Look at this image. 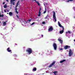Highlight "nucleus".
I'll use <instances>...</instances> for the list:
<instances>
[{"label":"nucleus","instance_id":"nucleus-1","mask_svg":"<svg viewBox=\"0 0 75 75\" xmlns=\"http://www.w3.org/2000/svg\"><path fill=\"white\" fill-rule=\"evenodd\" d=\"M26 52H28V54L29 55L31 54L32 52H33V50H32V49L31 48H28L27 49V50H26Z\"/></svg>","mask_w":75,"mask_h":75},{"label":"nucleus","instance_id":"nucleus-2","mask_svg":"<svg viewBox=\"0 0 75 75\" xmlns=\"http://www.w3.org/2000/svg\"><path fill=\"white\" fill-rule=\"evenodd\" d=\"M53 30H54V28H53L52 26H50L49 28L48 29V31L49 32H51V31H52Z\"/></svg>","mask_w":75,"mask_h":75},{"label":"nucleus","instance_id":"nucleus-3","mask_svg":"<svg viewBox=\"0 0 75 75\" xmlns=\"http://www.w3.org/2000/svg\"><path fill=\"white\" fill-rule=\"evenodd\" d=\"M53 46L54 48V50H57V44L55 43H54L53 44Z\"/></svg>","mask_w":75,"mask_h":75},{"label":"nucleus","instance_id":"nucleus-4","mask_svg":"<svg viewBox=\"0 0 75 75\" xmlns=\"http://www.w3.org/2000/svg\"><path fill=\"white\" fill-rule=\"evenodd\" d=\"M55 64V62H53L51 64H50L49 66V68H51V67H52Z\"/></svg>","mask_w":75,"mask_h":75},{"label":"nucleus","instance_id":"nucleus-5","mask_svg":"<svg viewBox=\"0 0 75 75\" xmlns=\"http://www.w3.org/2000/svg\"><path fill=\"white\" fill-rule=\"evenodd\" d=\"M73 54V52H72V51L71 49H69V56L71 57L72 55Z\"/></svg>","mask_w":75,"mask_h":75},{"label":"nucleus","instance_id":"nucleus-6","mask_svg":"<svg viewBox=\"0 0 75 75\" xmlns=\"http://www.w3.org/2000/svg\"><path fill=\"white\" fill-rule=\"evenodd\" d=\"M71 48V47H70L68 45H66L64 47V50H67V49H69V48Z\"/></svg>","mask_w":75,"mask_h":75},{"label":"nucleus","instance_id":"nucleus-7","mask_svg":"<svg viewBox=\"0 0 75 75\" xmlns=\"http://www.w3.org/2000/svg\"><path fill=\"white\" fill-rule=\"evenodd\" d=\"M53 16L54 19H56V16H55V12L54 11H53Z\"/></svg>","mask_w":75,"mask_h":75},{"label":"nucleus","instance_id":"nucleus-8","mask_svg":"<svg viewBox=\"0 0 75 75\" xmlns=\"http://www.w3.org/2000/svg\"><path fill=\"white\" fill-rule=\"evenodd\" d=\"M31 19L28 20L27 21H25V24H27V23H29L31 21Z\"/></svg>","mask_w":75,"mask_h":75},{"label":"nucleus","instance_id":"nucleus-9","mask_svg":"<svg viewBox=\"0 0 75 75\" xmlns=\"http://www.w3.org/2000/svg\"><path fill=\"white\" fill-rule=\"evenodd\" d=\"M62 30H61L59 32L60 34H62L64 32V28L63 27Z\"/></svg>","mask_w":75,"mask_h":75},{"label":"nucleus","instance_id":"nucleus-10","mask_svg":"<svg viewBox=\"0 0 75 75\" xmlns=\"http://www.w3.org/2000/svg\"><path fill=\"white\" fill-rule=\"evenodd\" d=\"M58 40L59 42H60L61 44H62V43H63V40H62L61 39L59 38L58 39Z\"/></svg>","mask_w":75,"mask_h":75},{"label":"nucleus","instance_id":"nucleus-11","mask_svg":"<svg viewBox=\"0 0 75 75\" xmlns=\"http://www.w3.org/2000/svg\"><path fill=\"white\" fill-rule=\"evenodd\" d=\"M58 23L59 24V26L60 27H62V28H63V27H64L63 26H62V25H61V24H60V23L59 22H58Z\"/></svg>","mask_w":75,"mask_h":75},{"label":"nucleus","instance_id":"nucleus-12","mask_svg":"<svg viewBox=\"0 0 75 75\" xmlns=\"http://www.w3.org/2000/svg\"><path fill=\"white\" fill-rule=\"evenodd\" d=\"M7 51L8 52H11L12 51L11 50H10V47L8 48L7 49Z\"/></svg>","mask_w":75,"mask_h":75},{"label":"nucleus","instance_id":"nucleus-13","mask_svg":"<svg viewBox=\"0 0 75 75\" xmlns=\"http://www.w3.org/2000/svg\"><path fill=\"white\" fill-rule=\"evenodd\" d=\"M20 21L21 23H22V22H24L25 20L24 19H20Z\"/></svg>","mask_w":75,"mask_h":75},{"label":"nucleus","instance_id":"nucleus-14","mask_svg":"<svg viewBox=\"0 0 75 75\" xmlns=\"http://www.w3.org/2000/svg\"><path fill=\"white\" fill-rule=\"evenodd\" d=\"M9 14L10 16H13V13L12 12H10L9 13Z\"/></svg>","mask_w":75,"mask_h":75},{"label":"nucleus","instance_id":"nucleus-15","mask_svg":"<svg viewBox=\"0 0 75 75\" xmlns=\"http://www.w3.org/2000/svg\"><path fill=\"white\" fill-rule=\"evenodd\" d=\"M58 72V71H55L54 72H53V74H54L55 75H57V73Z\"/></svg>","mask_w":75,"mask_h":75},{"label":"nucleus","instance_id":"nucleus-16","mask_svg":"<svg viewBox=\"0 0 75 75\" xmlns=\"http://www.w3.org/2000/svg\"><path fill=\"white\" fill-rule=\"evenodd\" d=\"M6 24H7L6 23V22H4L3 23V25L4 26H6Z\"/></svg>","mask_w":75,"mask_h":75},{"label":"nucleus","instance_id":"nucleus-17","mask_svg":"<svg viewBox=\"0 0 75 75\" xmlns=\"http://www.w3.org/2000/svg\"><path fill=\"white\" fill-rule=\"evenodd\" d=\"M66 61V60L64 59V60H62L60 61V63H62V62H65Z\"/></svg>","mask_w":75,"mask_h":75},{"label":"nucleus","instance_id":"nucleus-18","mask_svg":"<svg viewBox=\"0 0 75 75\" xmlns=\"http://www.w3.org/2000/svg\"><path fill=\"white\" fill-rule=\"evenodd\" d=\"M33 71H37V68L35 67L33 69Z\"/></svg>","mask_w":75,"mask_h":75},{"label":"nucleus","instance_id":"nucleus-19","mask_svg":"<svg viewBox=\"0 0 75 75\" xmlns=\"http://www.w3.org/2000/svg\"><path fill=\"white\" fill-rule=\"evenodd\" d=\"M41 11H39V14L38 15V16L40 17L41 16V13L40 12Z\"/></svg>","mask_w":75,"mask_h":75},{"label":"nucleus","instance_id":"nucleus-20","mask_svg":"<svg viewBox=\"0 0 75 75\" xmlns=\"http://www.w3.org/2000/svg\"><path fill=\"white\" fill-rule=\"evenodd\" d=\"M7 5L6 4H5L4 6V8H7Z\"/></svg>","mask_w":75,"mask_h":75},{"label":"nucleus","instance_id":"nucleus-21","mask_svg":"<svg viewBox=\"0 0 75 75\" xmlns=\"http://www.w3.org/2000/svg\"><path fill=\"white\" fill-rule=\"evenodd\" d=\"M10 1L11 2L10 3V4H12V3L13 2V1H13V0H11Z\"/></svg>","mask_w":75,"mask_h":75},{"label":"nucleus","instance_id":"nucleus-22","mask_svg":"<svg viewBox=\"0 0 75 75\" xmlns=\"http://www.w3.org/2000/svg\"><path fill=\"white\" fill-rule=\"evenodd\" d=\"M74 0H69L67 1L66 2H69V1H73Z\"/></svg>","mask_w":75,"mask_h":75},{"label":"nucleus","instance_id":"nucleus-23","mask_svg":"<svg viewBox=\"0 0 75 75\" xmlns=\"http://www.w3.org/2000/svg\"><path fill=\"white\" fill-rule=\"evenodd\" d=\"M18 3H19V1H18V2L17 3V4H16V7H17V6H18Z\"/></svg>","mask_w":75,"mask_h":75},{"label":"nucleus","instance_id":"nucleus-24","mask_svg":"<svg viewBox=\"0 0 75 75\" xmlns=\"http://www.w3.org/2000/svg\"><path fill=\"white\" fill-rule=\"evenodd\" d=\"M4 16V15L3 14H2V15H0V17H3Z\"/></svg>","mask_w":75,"mask_h":75},{"label":"nucleus","instance_id":"nucleus-25","mask_svg":"<svg viewBox=\"0 0 75 75\" xmlns=\"http://www.w3.org/2000/svg\"><path fill=\"white\" fill-rule=\"evenodd\" d=\"M54 21V23H55L56 21H57V19H54L53 20Z\"/></svg>","mask_w":75,"mask_h":75},{"label":"nucleus","instance_id":"nucleus-26","mask_svg":"<svg viewBox=\"0 0 75 75\" xmlns=\"http://www.w3.org/2000/svg\"><path fill=\"white\" fill-rule=\"evenodd\" d=\"M46 11H47V10H46V8H45V11H44V12H43V14H45V13H46Z\"/></svg>","mask_w":75,"mask_h":75},{"label":"nucleus","instance_id":"nucleus-27","mask_svg":"<svg viewBox=\"0 0 75 75\" xmlns=\"http://www.w3.org/2000/svg\"><path fill=\"white\" fill-rule=\"evenodd\" d=\"M48 17V15H47V16L45 17V18L46 19H47V17Z\"/></svg>","mask_w":75,"mask_h":75},{"label":"nucleus","instance_id":"nucleus-28","mask_svg":"<svg viewBox=\"0 0 75 75\" xmlns=\"http://www.w3.org/2000/svg\"><path fill=\"white\" fill-rule=\"evenodd\" d=\"M12 4H13V5H15V2H12Z\"/></svg>","mask_w":75,"mask_h":75},{"label":"nucleus","instance_id":"nucleus-29","mask_svg":"<svg viewBox=\"0 0 75 75\" xmlns=\"http://www.w3.org/2000/svg\"><path fill=\"white\" fill-rule=\"evenodd\" d=\"M61 50H63V49L62 48H60L59 49V50L61 51Z\"/></svg>","mask_w":75,"mask_h":75},{"label":"nucleus","instance_id":"nucleus-30","mask_svg":"<svg viewBox=\"0 0 75 75\" xmlns=\"http://www.w3.org/2000/svg\"><path fill=\"white\" fill-rule=\"evenodd\" d=\"M45 22H43L42 23V24H45Z\"/></svg>","mask_w":75,"mask_h":75},{"label":"nucleus","instance_id":"nucleus-31","mask_svg":"<svg viewBox=\"0 0 75 75\" xmlns=\"http://www.w3.org/2000/svg\"><path fill=\"white\" fill-rule=\"evenodd\" d=\"M68 33H69V34H71V31H68Z\"/></svg>","mask_w":75,"mask_h":75},{"label":"nucleus","instance_id":"nucleus-32","mask_svg":"<svg viewBox=\"0 0 75 75\" xmlns=\"http://www.w3.org/2000/svg\"><path fill=\"white\" fill-rule=\"evenodd\" d=\"M41 7H40V8L39 9V11H41Z\"/></svg>","mask_w":75,"mask_h":75},{"label":"nucleus","instance_id":"nucleus-33","mask_svg":"<svg viewBox=\"0 0 75 75\" xmlns=\"http://www.w3.org/2000/svg\"><path fill=\"white\" fill-rule=\"evenodd\" d=\"M35 24V23L33 22L31 24V25H33V24Z\"/></svg>","mask_w":75,"mask_h":75},{"label":"nucleus","instance_id":"nucleus-34","mask_svg":"<svg viewBox=\"0 0 75 75\" xmlns=\"http://www.w3.org/2000/svg\"><path fill=\"white\" fill-rule=\"evenodd\" d=\"M41 36H42V38H43V37H44V35H42Z\"/></svg>","mask_w":75,"mask_h":75},{"label":"nucleus","instance_id":"nucleus-35","mask_svg":"<svg viewBox=\"0 0 75 75\" xmlns=\"http://www.w3.org/2000/svg\"><path fill=\"white\" fill-rule=\"evenodd\" d=\"M38 6H40V3H39V2H38Z\"/></svg>","mask_w":75,"mask_h":75},{"label":"nucleus","instance_id":"nucleus-36","mask_svg":"<svg viewBox=\"0 0 75 75\" xmlns=\"http://www.w3.org/2000/svg\"><path fill=\"white\" fill-rule=\"evenodd\" d=\"M4 11L5 13H6V10L5 9H4Z\"/></svg>","mask_w":75,"mask_h":75},{"label":"nucleus","instance_id":"nucleus-37","mask_svg":"<svg viewBox=\"0 0 75 75\" xmlns=\"http://www.w3.org/2000/svg\"><path fill=\"white\" fill-rule=\"evenodd\" d=\"M16 13L17 14H18V12L17 11H16Z\"/></svg>","mask_w":75,"mask_h":75},{"label":"nucleus","instance_id":"nucleus-38","mask_svg":"<svg viewBox=\"0 0 75 75\" xmlns=\"http://www.w3.org/2000/svg\"><path fill=\"white\" fill-rule=\"evenodd\" d=\"M17 17H18V16L16 15Z\"/></svg>","mask_w":75,"mask_h":75},{"label":"nucleus","instance_id":"nucleus-39","mask_svg":"<svg viewBox=\"0 0 75 75\" xmlns=\"http://www.w3.org/2000/svg\"><path fill=\"white\" fill-rule=\"evenodd\" d=\"M3 4H5V2H3Z\"/></svg>","mask_w":75,"mask_h":75},{"label":"nucleus","instance_id":"nucleus-40","mask_svg":"<svg viewBox=\"0 0 75 75\" xmlns=\"http://www.w3.org/2000/svg\"><path fill=\"white\" fill-rule=\"evenodd\" d=\"M15 10H16V11H17V8H16Z\"/></svg>","mask_w":75,"mask_h":75},{"label":"nucleus","instance_id":"nucleus-41","mask_svg":"<svg viewBox=\"0 0 75 75\" xmlns=\"http://www.w3.org/2000/svg\"><path fill=\"white\" fill-rule=\"evenodd\" d=\"M6 1H7V2H8V0H6Z\"/></svg>","mask_w":75,"mask_h":75},{"label":"nucleus","instance_id":"nucleus-42","mask_svg":"<svg viewBox=\"0 0 75 75\" xmlns=\"http://www.w3.org/2000/svg\"><path fill=\"white\" fill-rule=\"evenodd\" d=\"M74 9H75V8H73ZM74 18H75V16L74 17Z\"/></svg>","mask_w":75,"mask_h":75},{"label":"nucleus","instance_id":"nucleus-43","mask_svg":"<svg viewBox=\"0 0 75 75\" xmlns=\"http://www.w3.org/2000/svg\"><path fill=\"white\" fill-rule=\"evenodd\" d=\"M68 33H68V32H66V34H68Z\"/></svg>","mask_w":75,"mask_h":75},{"label":"nucleus","instance_id":"nucleus-44","mask_svg":"<svg viewBox=\"0 0 75 75\" xmlns=\"http://www.w3.org/2000/svg\"><path fill=\"white\" fill-rule=\"evenodd\" d=\"M36 3L38 4V3L39 2H38H38H36Z\"/></svg>","mask_w":75,"mask_h":75},{"label":"nucleus","instance_id":"nucleus-45","mask_svg":"<svg viewBox=\"0 0 75 75\" xmlns=\"http://www.w3.org/2000/svg\"><path fill=\"white\" fill-rule=\"evenodd\" d=\"M34 1H36V0H34Z\"/></svg>","mask_w":75,"mask_h":75},{"label":"nucleus","instance_id":"nucleus-46","mask_svg":"<svg viewBox=\"0 0 75 75\" xmlns=\"http://www.w3.org/2000/svg\"><path fill=\"white\" fill-rule=\"evenodd\" d=\"M6 10H7V11H8V9H6Z\"/></svg>","mask_w":75,"mask_h":75},{"label":"nucleus","instance_id":"nucleus-47","mask_svg":"<svg viewBox=\"0 0 75 75\" xmlns=\"http://www.w3.org/2000/svg\"><path fill=\"white\" fill-rule=\"evenodd\" d=\"M6 21L5 22H7V21Z\"/></svg>","mask_w":75,"mask_h":75},{"label":"nucleus","instance_id":"nucleus-48","mask_svg":"<svg viewBox=\"0 0 75 75\" xmlns=\"http://www.w3.org/2000/svg\"><path fill=\"white\" fill-rule=\"evenodd\" d=\"M74 42H75V39H74Z\"/></svg>","mask_w":75,"mask_h":75},{"label":"nucleus","instance_id":"nucleus-49","mask_svg":"<svg viewBox=\"0 0 75 75\" xmlns=\"http://www.w3.org/2000/svg\"><path fill=\"white\" fill-rule=\"evenodd\" d=\"M16 0H13V1H15Z\"/></svg>","mask_w":75,"mask_h":75},{"label":"nucleus","instance_id":"nucleus-50","mask_svg":"<svg viewBox=\"0 0 75 75\" xmlns=\"http://www.w3.org/2000/svg\"><path fill=\"white\" fill-rule=\"evenodd\" d=\"M50 53H51V54H52V53L51 52H50Z\"/></svg>","mask_w":75,"mask_h":75},{"label":"nucleus","instance_id":"nucleus-51","mask_svg":"<svg viewBox=\"0 0 75 75\" xmlns=\"http://www.w3.org/2000/svg\"><path fill=\"white\" fill-rule=\"evenodd\" d=\"M7 14H8V13H7Z\"/></svg>","mask_w":75,"mask_h":75},{"label":"nucleus","instance_id":"nucleus-52","mask_svg":"<svg viewBox=\"0 0 75 75\" xmlns=\"http://www.w3.org/2000/svg\"><path fill=\"white\" fill-rule=\"evenodd\" d=\"M0 14H1V13H0Z\"/></svg>","mask_w":75,"mask_h":75}]
</instances>
